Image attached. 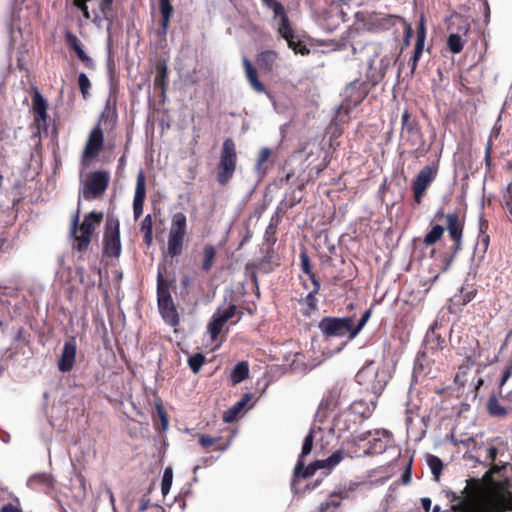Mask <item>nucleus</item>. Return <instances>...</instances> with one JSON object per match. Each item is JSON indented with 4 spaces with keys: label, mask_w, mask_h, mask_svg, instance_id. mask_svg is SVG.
Listing matches in <instances>:
<instances>
[{
    "label": "nucleus",
    "mask_w": 512,
    "mask_h": 512,
    "mask_svg": "<svg viewBox=\"0 0 512 512\" xmlns=\"http://www.w3.org/2000/svg\"><path fill=\"white\" fill-rule=\"evenodd\" d=\"M105 251L114 256L118 257L121 253V242L118 227L104 236Z\"/></svg>",
    "instance_id": "obj_23"
},
{
    "label": "nucleus",
    "mask_w": 512,
    "mask_h": 512,
    "mask_svg": "<svg viewBox=\"0 0 512 512\" xmlns=\"http://www.w3.org/2000/svg\"><path fill=\"white\" fill-rule=\"evenodd\" d=\"M370 316H371V310L370 309L364 311V313L362 314V316H361L360 320L358 321L357 325H353V319L351 318V334H350V339H354L359 334V332L364 328V326L368 322Z\"/></svg>",
    "instance_id": "obj_34"
},
{
    "label": "nucleus",
    "mask_w": 512,
    "mask_h": 512,
    "mask_svg": "<svg viewBox=\"0 0 512 512\" xmlns=\"http://www.w3.org/2000/svg\"><path fill=\"white\" fill-rule=\"evenodd\" d=\"M370 316H371V310L370 309L364 311V313L362 314V316H361L360 320L358 321L357 325H353V319L351 318V334H350V339H354L359 334V332L364 328V326L368 322Z\"/></svg>",
    "instance_id": "obj_37"
},
{
    "label": "nucleus",
    "mask_w": 512,
    "mask_h": 512,
    "mask_svg": "<svg viewBox=\"0 0 512 512\" xmlns=\"http://www.w3.org/2000/svg\"><path fill=\"white\" fill-rule=\"evenodd\" d=\"M160 12H161V33L166 34L169 26L170 17L173 11V7L170 4V0H159Z\"/></svg>",
    "instance_id": "obj_27"
},
{
    "label": "nucleus",
    "mask_w": 512,
    "mask_h": 512,
    "mask_svg": "<svg viewBox=\"0 0 512 512\" xmlns=\"http://www.w3.org/2000/svg\"><path fill=\"white\" fill-rule=\"evenodd\" d=\"M444 227L441 225H434L431 230L425 235L424 243L427 246L435 244L443 235Z\"/></svg>",
    "instance_id": "obj_32"
},
{
    "label": "nucleus",
    "mask_w": 512,
    "mask_h": 512,
    "mask_svg": "<svg viewBox=\"0 0 512 512\" xmlns=\"http://www.w3.org/2000/svg\"><path fill=\"white\" fill-rule=\"evenodd\" d=\"M168 74V68L165 62L157 65V74L154 78V86L160 88L162 92H165V79Z\"/></svg>",
    "instance_id": "obj_31"
},
{
    "label": "nucleus",
    "mask_w": 512,
    "mask_h": 512,
    "mask_svg": "<svg viewBox=\"0 0 512 512\" xmlns=\"http://www.w3.org/2000/svg\"><path fill=\"white\" fill-rule=\"evenodd\" d=\"M187 229V217L182 212L172 215L168 233L167 253L171 257L180 255L183 251Z\"/></svg>",
    "instance_id": "obj_5"
},
{
    "label": "nucleus",
    "mask_w": 512,
    "mask_h": 512,
    "mask_svg": "<svg viewBox=\"0 0 512 512\" xmlns=\"http://www.w3.org/2000/svg\"><path fill=\"white\" fill-rule=\"evenodd\" d=\"M27 485L32 489H40L45 492L54 488V479L51 474L42 472L29 477Z\"/></svg>",
    "instance_id": "obj_19"
},
{
    "label": "nucleus",
    "mask_w": 512,
    "mask_h": 512,
    "mask_svg": "<svg viewBox=\"0 0 512 512\" xmlns=\"http://www.w3.org/2000/svg\"><path fill=\"white\" fill-rule=\"evenodd\" d=\"M349 496V490L346 488H340L334 491L329 498L321 503L319 512H335L340 506L341 500Z\"/></svg>",
    "instance_id": "obj_20"
},
{
    "label": "nucleus",
    "mask_w": 512,
    "mask_h": 512,
    "mask_svg": "<svg viewBox=\"0 0 512 512\" xmlns=\"http://www.w3.org/2000/svg\"><path fill=\"white\" fill-rule=\"evenodd\" d=\"M308 278L310 279V281L313 285V289L311 291L318 294L320 291V288H321V284H320L319 280L317 279L316 275L315 274L310 275Z\"/></svg>",
    "instance_id": "obj_63"
},
{
    "label": "nucleus",
    "mask_w": 512,
    "mask_h": 512,
    "mask_svg": "<svg viewBox=\"0 0 512 512\" xmlns=\"http://www.w3.org/2000/svg\"><path fill=\"white\" fill-rule=\"evenodd\" d=\"M199 442L204 448H207L212 446L216 442V439L208 435H201L199 438Z\"/></svg>",
    "instance_id": "obj_61"
},
{
    "label": "nucleus",
    "mask_w": 512,
    "mask_h": 512,
    "mask_svg": "<svg viewBox=\"0 0 512 512\" xmlns=\"http://www.w3.org/2000/svg\"><path fill=\"white\" fill-rule=\"evenodd\" d=\"M370 316H371V310L370 309L364 311V313L362 314V316H361L360 320L358 321L357 325H353V319L351 318V334H350V339H354L359 334V332L364 328V326L368 322Z\"/></svg>",
    "instance_id": "obj_35"
},
{
    "label": "nucleus",
    "mask_w": 512,
    "mask_h": 512,
    "mask_svg": "<svg viewBox=\"0 0 512 512\" xmlns=\"http://www.w3.org/2000/svg\"><path fill=\"white\" fill-rule=\"evenodd\" d=\"M83 63L84 65L89 68V69H94L95 68V63L93 61V59L88 56L85 51L82 52V53H79V55L77 56Z\"/></svg>",
    "instance_id": "obj_57"
},
{
    "label": "nucleus",
    "mask_w": 512,
    "mask_h": 512,
    "mask_svg": "<svg viewBox=\"0 0 512 512\" xmlns=\"http://www.w3.org/2000/svg\"><path fill=\"white\" fill-rule=\"evenodd\" d=\"M300 261H301V268L303 272L309 277L310 275H314L312 269H311V263L309 256L305 251H302L300 253Z\"/></svg>",
    "instance_id": "obj_49"
},
{
    "label": "nucleus",
    "mask_w": 512,
    "mask_h": 512,
    "mask_svg": "<svg viewBox=\"0 0 512 512\" xmlns=\"http://www.w3.org/2000/svg\"><path fill=\"white\" fill-rule=\"evenodd\" d=\"M486 407L488 413L493 417L502 418L508 413V409L500 404L495 394L490 395Z\"/></svg>",
    "instance_id": "obj_26"
},
{
    "label": "nucleus",
    "mask_w": 512,
    "mask_h": 512,
    "mask_svg": "<svg viewBox=\"0 0 512 512\" xmlns=\"http://www.w3.org/2000/svg\"><path fill=\"white\" fill-rule=\"evenodd\" d=\"M271 155V150L268 147H263L258 155V159L255 165V169L258 173H262V165L269 159Z\"/></svg>",
    "instance_id": "obj_46"
},
{
    "label": "nucleus",
    "mask_w": 512,
    "mask_h": 512,
    "mask_svg": "<svg viewBox=\"0 0 512 512\" xmlns=\"http://www.w3.org/2000/svg\"><path fill=\"white\" fill-rule=\"evenodd\" d=\"M157 299L159 311L162 317L166 320L176 318V310L173 300L160 270L157 274Z\"/></svg>",
    "instance_id": "obj_10"
},
{
    "label": "nucleus",
    "mask_w": 512,
    "mask_h": 512,
    "mask_svg": "<svg viewBox=\"0 0 512 512\" xmlns=\"http://www.w3.org/2000/svg\"><path fill=\"white\" fill-rule=\"evenodd\" d=\"M370 316H371V310L370 309L364 311V313L362 314V316H361L360 320L358 321L357 325H353V319L351 318V334H350V339H354L359 334V332L364 328V326L368 322Z\"/></svg>",
    "instance_id": "obj_36"
},
{
    "label": "nucleus",
    "mask_w": 512,
    "mask_h": 512,
    "mask_svg": "<svg viewBox=\"0 0 512 512\" xmlns=\"http://www.w3.org/2000/svg\"><path fill=\"white\" fill-rule=\"evenodd\" d=\"M110 175L107 171L92 172L82 189V196L85 200H93L103 194L109 184Z\"/></svg>",
    "instance_id": "obj_8"
},
{
    "label": "nucleus",
    "mask_w": 512,
    "mask_h": 512,
    "mask_svg": "<svg viewBox=\"0 0 512 512\" xmlns=\"http://www.w3.org/2000/svg\"><path fill=\"white\" fill-rule=\"evenodd\" d=\"M77 354V343L74 337L66 340L62 347L61 355L59 357L57 367L60 372L67 373L70 372L75 363V358Z\"/></svg>",
    "instance_id": "obj_15"
},
{
    "label": "nucleus",
    "mask_w": 512,
    "mask_h": 512,
    "mask_svg": "<svg viewBox=\"0 0 512 512\" xmlns=\"http://www.w3.org/2000/svg\"><path fill=\"white\" fill-rule=\"evenodd\" d=\"M484 225L485 221L482 218H480V233L478 236V241L476 243L475 249H481L482 253L486 252L489 245V236L483 231Z\"/></svg>",
    "instance_id": "obj_41"
},
{
    "label": "nucleus",
    "mask_w": 512,
    "mask_h": 512,
    "mask_svg": "<svg viewBox=\"0 0 512 512\" xmlns=\"http://www.w3.org/2000/svg\"><path fill=\"white\" fill-rule=\"evenodd\" d=\"M466 40L458 33H451L447 38V48L453 54H458L463 50Z\"/></svg>",
    "instance_id": "obj_30"
},
{
    "label": "nucleus",
    "mask_w": 512,
    "mask_h": 512,
    "mask_svg": "<svg viewBox=\"0 0 512 512\" xmlns=\"http://www.w3.org/2000/svg\"><path fill=\"white\" fill-rule=\"evenodd\" d=\"M512 376V365H508L505 367L504 371H503V374H502V377H501V381H500V394H502L503 392V386L505 385V383L508 381V379Z\"/></svg>",
    "instance_id": "obj_54"
},
{
    "label": "nucleus",
    "mask_w": 512,
    "mask_h": 512,
    "mask_svg": "<svg viewBox=\"0 0 512 512\" xmlns=\"http://www.w3.org/2000/svg\"><path fill=\"white\" fill-rule=\"evenodd\" d=\"M375 408V401L356 400L350 404V410L353 414L367 418Z\"/></svg>",
    "instance_id": "obj_24"
},
{
    "label": "nucleus",
    "mask_w": 512,
    "mask_h": 512,
    "mask_svg": "<svg viewBox=\"0 0 512 512\" xmlns=\"http://www.w3.org/2000/svg\"><path fill=\"white\" fill-rule=\"evenodd\" d=\"M321 428L318 427L315 423L311 426L309 433L306 435L301 454L294 468V475L298 478H307L312 476L317 470L322 468L332 469L336 465H338L344 458V453L342 450H337L332 453L328 458L324 460H316L305 466L303 459L308 456L313 448V441L315 434L320 431Z\"/></svg>",
    "instance_id": "obj_2"
},
{
    "label": "nucleus",
    "mask_w": 512,
    "mask_h": 512,
    "mask_svg": "<svg viewBox=\"0 0 512 512\" xmlns=\"http://www.w3.org/2000/svg\"><path fill=\"white\" fill-rule=\"evenodd\" d=\"M83 63L84 65L89 68V69H94L95 68V63L93 61V59L88 56L85 51L82 52V53H79V55L77 56Z\"/></svg>",
    "instance_id": "obj_56"
},
{
    "label": "nucleus",
    "mask_w": 512,
    "mask_h": 512,
    "mask_svg": "<svg viewBox=\"0 0 512 512\" xmlns=\"http://www.w3.org/2000/svg\"><path fill=\"white\" fill-rule=\"evenodd\" d=\"M390 375L384 367H380L374 361H368L356 374V382L363 389L379 396L389 381Z\"/></svg>",
    "instance_id": "obj_3"
},
{
    "label": "nucleus",
    "mask_w": 512,
    "mask_h": 512,
    "mask_svg": "<svg viewBox=\"0 0 512 512\" xmlns=\"http://www.w3.org/2000/svg\"><path fill=\"white\" fill-rule=\"evenodd\" d=\"M479 451H481L483 454H480V456L483 457V461L491 464L495 461L498 455V449L495 446H480L478 448Z\"/></svg>",
    "instance_id": "obj_40"
},
{
    "label": "nucleus",
    "mask_w": 512,
    "mask_h": 512,
    "mask_svg": "<svg viewBox=\"0 0 512 512\" xmlns=\"http://www.w3.org/2000/svg\"><path fill=\"white\" fill-rule=\"evenodd\" d=\"M78 85L83 98L86 99L89 95L91 82L88 76L83 72L78 75Z\"/></svg>",
    "instance_id": "obj_45"
},
{
    "label": "nucleus",
    "mask_w": 512,
    "mask_h": 512,
    "mask_svg": "<svg viewBox=\"0 0 512 512\" xmlns=\"http://www.w3.org/2000/svg\"><path fill=\"white\" fill-rule=\"evenodd\" d=\"M265 5L273 11L274 18L280 19L277 31L278 34L287 41L288 47L295 53H300L302 55L307 54L309 50L294 33L283 5L277 0H270L265 3Z\"/></svg>",
    "instance_id": "obj_4"
},
{
    "label": "nucleus",
    "mask_w": 512,
    "mask_h": 512,
    "mask_svg": "<svg viewBox=\"0 0 512 512\" xmlns=\"http://www.w3.org/2000/svg\"><path fill=\"white\" fill-rule=\"evenodd\" d=\"M237 153L236 145L231 138L224 140L217 171V181L220 185H226L236 169Z\"/></svg>",
    "instance_id": "obj_6"
},
{
    "label": "nucleus",
    "mask_w": 512,
    "mask_h": 512,
    "mask_svg": "<svg viewBox=\"0 0 512 512\" xmlns=\"http://www.w3.org/2000/svg\"><path fill=\"white\" fill-rule=\"evenodd\" d=\"M425 39H426V28H425L424 20H423V18H421L419 25H418V29H417V38H416L414 52L410 59V62H411V67H410V72H409L410 77H412L414 75L415 70L417 68V63L423 53Z\"/></svg>",
    "instance_id": "obj_18"
},
{
    "label": "nucleus",
    "mask_w": 512,
    "mask_h": 512,
    "mask_svg": "<svg viewBox=\"0 0 512 512\" xmlns=\"http://www.w3.org/2000/svg\"><path fill=\"white\" fill-rule=\"evenodd\" d=\"M248 376H249L248 363L245 361H241V362L237 363L236 366L234 367V369L232 370L230 380L233 385H236V384L242 382L243 380H245Z\"/></svg>",
    "instance_id": "obj_28"
},
{
    "label": "nucleus",
    "mask_w": 512,
    "mask_h": 512,
    "mask_svg": "<svg viewBox=\"0 0 512 512\" xmlns=\"http://www.w3.org/2000/svg\"><path fill=\"white\" fill-rule=\"evenodd\" d=\"M0 512H22V511L15 505H13L10 501L8 504H6L5 506L2 507Z\"/></svg>",
    "instance_id": "obj_64"
},
{
    "label": "nucleus",
    "mask_w": 512,
    "mask_h": 512,
    "mask_svg": "<svg viewBox=\"0 0 512 512\" xmlns=\"http://www.w3.org/2000/svg\"><path fill=\"white\" fill-rule=\"evenodd\" d=\"M225 322L219 315H214L208 324V332L212 339H216L220 334Z\"/></svg>",
    "instance_id": "obj_33"
},
{
    "label": "nucleus",
    "mask_w": 512,
    "mask_h": 512,
    "mask_svg": "<svg viewBox=\"0 0 512 512\" xmlns=\"http://www.w3.org/2000/svg\"><path fill=\"white\" fill-rule=\"evenodd\" d=\"M477 290L473 287L468 286H462L460 290L459 299L457 300L458 303L465 305L472 301L474 297L476 296Z\"/></svg>",
    "instance_id": "obj_42"
},
{
    "label": "nucleus",
    "mask_w": 512,
    "mask_h": 512,
    "mask_svg": "<svg viewBox=\"0 0 512 512\" xmlns=\"http://www.w3.org/2000/svg\"><path fill=\"white\" fill-rule=\"evenodd\" d=\"M437 171V166L428 165L422 168L415 176L412 184V189L414 193V200L416 203H421V199L426 189L435 180L437 176Z\"/></svg>",
    "instance_id": "obj_11"
},
{
    "label": "nucleus",
    "mask_w": 512,
    "mask_h": 512,
    "mask_svg": "<svg viewBox=\"0 0 512 512\" xmlns=\"http://www.w3.org/2000/svg\"><path fill=\"white\" fill-rule=\"evenodd\" d=\"M103 132L100 129L99 125H97L90 133L89 139L86 143L83 157L84 158H95L98 153L101 151L103 146Z\"/></svg>",
    "instance_id": "obj_17"
},
{
    "label": "nucleus",
    "mask_w": 512,
    "mask_h": 512,
    "mask_svg": "<svg viewBox=\"0 0 512 512\" xmlns=\"http://www.w3.org/2000/svg\"><path fill=\"white\" fill-rule=\"evenodd\" d=\"M102 219L101 213L90 212L83 220L80 231L81 234L76 238V248L81 251L88 247L95 225Z\"/></svg>",
    "instance_id": "obj_13"
},
{
    "label": "nucleus",
    "mask_w": 512,
    "mask_h": 512,
    "mask_svg": "<svg viewBox=\"0 0 512 512\" xmlns=\"http://www.w3.org/2000/svg\"><path fill=\"white\" fill-rule=\"evenodd\" d=\"M236 312V306L234 304L229 305V307L219 316L223 319V321L226 323L229 319H231Z\"/></svg>",
    "instance_id": "obj_59"
},
{
    "label": "nucleus",
    "mask_w": 512,
    "mask_h": 512,
    "mask_svg": "<svg viewBox=\"0 0 512 512\" xmlns=\"http://www.w3.org/2000/svg\"><path fill=\"white\" fill-rule=\"evenodd\" d=\"M426 463L431 473L433 474L434 479L438 481L443 470L442 460L435 455L428 454L426 456Z\"/></svg>",
    "instance_id": "obj_29"
},
{
    "label": "nucleus",
    "mask_w": 512,
    "mask_h": 512,
    "mask_svg": "<svg viewBox=\"0 0 512 512\" xmlns=\"http://www.w3.org/2000/svg\"><path fill=\"white\" fill-rule=\"evenodd\" d=\"M337 406V401L333 398H329L325 401H322L319 405V408H318V412H317V417H321V412L324 410V409H330L332 407H336Z\"/></svg>",
    "instance_id": "obj_52"
},
{
    "label": "nucleus",
    "mask_w": 512,
    "mask_h": 512,
    "mask_svg": "<svg viewBox=\"0 0 512 512\" xmlns=\"http://www.w3.org/2000/svg\"><path fill=\"white\" fill-rule=\"evenodd\" d=\"M172 482H173V470L169 466V467L165 468L163 477H162L161 492H162L163 496H166L169 493L171 486H172Z\"/></svg>",
    "instance_id": "obj_39"
},
{
    "label": "nucleus",
    "mask_w": 512,
    "mask_h": 512,
    "mask_svg": "<svg viewBox=\"0 0 512 512\" xmlns=\"http://www.w3.org/2000/svg\"><path fill=\"white\" fill-rule=\"evenodd\" d=\"M205 357L202 353H196L188 358L189 368L193 373H198L204 364Z\"/></svg>",
    "instance_id": "obj_44"
},
{
    "label": "nucleus",
    "mask_w": 512,
    "mask_h": 512,
    "mask_svg": "<svg viewBox=\"0 0 512 512\" xmlns=\"http://www.w3.org/2000/svg\"><path fill=\"white\" fill-rule=\"evenodd\" d=\"M401 140L404 145L416 147L422 142V134L417 122L410 119L408 111L401 115Z\"/></svg>",
    "instance_id": "obj_12"
},
{
    "label": "nucleus",
    "mask_w": 512,
    "mask_h": 512,
    "mask_svg": "<svg viewBox=\"0 0 512 512\" xmlns=\"http://www.w3.org/2000/svg\"><path fill=\"white\" fill-rule=\"evenodd\" d=\"M83 63L84 65L89 68V69H94L95 68V63L93 61V59L88 56L85 51L82 52V53H79V55L77 56Z\"/></svg>",
    "instance_id": "obj_58"
},
{
    "label": "nucleus",
    "mask_w": 512,
    "mask_h": 512,
    "mask_svg": "<svg viewBox=\"0 0 512 512\" xmlns=\"http://www.w3.org/2000/svg\"><path fill=\"white\" fill-rule=\"evenodd\" d=\"M447 220V230L449 232L450 237L454 241V245L452 247V254L449 258H447L446 265H450L453 261L456 254L461 249L462 244V234H463V225L460 223L459 216L456 213H449L446 215Z\"/></svg>",
    "instance_id": "obj_14"
},
{
    "label": "nucleus",
    "mask_w": 512,
    "mask_h": 512,
    "mask_svg": "<svg viewBox=\"0 0 512 512\" xmlns=\"http://www.w3.org/2000/svg\"><path fill=\"white\" fill-rule=\"evenodd\" d=\"M113 0H101V4L99 5V10L103 17H107V13L111 10V5Z\"/></svg>",
    "instance_id": "obj_60"
},
{
    "label": "nucleus",
    "mask_w": 512,
    "mask_h": 512,
    "mask_svg": "<svg viewBox=\"0 0 512 512\" xmlns=\"http://www.w3.org/2000/svg\"><path fill=\"white\" fill-rule=\"evenodd\" d=\"M245 75L251 87L258 93L266 92L264 84L258 79L257 70L247 57H243Z\"/></svg>",
    "instance_id": "obj_22"
},
{
    "label": "nucleus",
    "mask_w": 512,
    "mask_h": 512,
    "mask_svg": "<svg viewBox=\"0 0 512 512\" xmlns=\"http://www.w3.org/2000/svg\"><path fill=\"white\" fill-rule=\"evenodd\" d=\"M66 41L68 45L75 51L77 56L79 53L84 52L79 39L72 33H66Z\"/></svg>",
    "instance_id": "obj_48"
},
{
    "label": "nucleus",
    "mask_w": 512,
    "mask_h": 512,
    "mask_svg": "<svg viewBox=\"0 0 512 512\" xmlns=\"http://www.w3.org/2000/svg\"><path fill=\"white\" fill-rule=\"evenodd\" d=\"M89 2H92V0H75V5L81 10L86 19L91 18L88 7Z\"/></svg>",
    "instance_id": "obj_51"
},
{
    "label": "nucleus",
    "mask_w": 512,
    "mask_h": 512,
    "mask_svg": "<svg viewBox=\"0 0 512 512\" xmlns=\"http://www.w3.org/2000/svg\"><path fill=\"white\" fill-rule=\"evenodd\" d=\"M12 497V493H10L6 488L0 486V510L12 500Z\"/></svg>",
    "instance_id": "obj_50"
},
{
    "label": "nucleus",
    "mask_w": 512,
    "mask_h": 512,
    "mask_svg": "<svg viewBox=\"0 0 512 512\" xmlns=\"http://www.w3.org/2000/svg\"><path fill=\"white\" fill-rule=\"evenodd\" d=\"M146 197V181L144 172L141 170L136 179V188L133 199L134 218L138 219L143 213V205Z\"/></svg>",
    "instance_id": "obj_16"
},
{
    "label": "nucleus",
    "mask_w": 512,
    "mask_h": 512,
    "mask_svg": "<svg viewBox=\"0 0 512 512\" xmlns=\"http://www.w3.org/2000/svg\"><path fill=\"white\" fill-rule=\"evenodd\" d=\"M203 262H202V269L204 271H209L213 265V261L216 255V250L212 245H206L204 247L203 251Z\"/></svg>",
    "instance_id": "obj_38"
},
{
    "label": "nucleus",
    "mask_w": 512,
    "mask_h": 512,
    "mask_svg": "<svg viewBox=\"0 0 512 512\" xmlns=\"http://www.w3.org/2000/svg\"><path fill=\"white\" fill-rule=\"evenodd\" d=\"M451 441L453 442L454 446L463 445L470 448L471 444H474L476 446V442L473 437L470 436H456L453 433H451Z\"/></svg>",
    "instance_id": "obj_47"
},
{
    "label": "nucleus",
    "mask_w": 512,
    "mask_h": 512,
    "mask_svg": "<svg viewBox=\"0 0 512 512\" xmlns=\"http://www.w3.org/2000/svg\"><path fill=\"white\" fill-rule=\"evenodd\" d=\"M318 328L326 338L347 336L343 345L351 340V317H324L319 322Z\"/></svg>",
    "instance_id": "obj_7"
},
{
    "label": "nucleus",
    "mask_w": 512,
    "mask_h": 512,
    "mask_svg": "<svg viewBox=\"0 0 512 512\" xmlns=\"http://www.w3.org/2000/svg\"><path fill=\"white\" fill-rule=\"evenodd\" d=\"M365 94V90L359 81H353L348 84L344 89L343 101L338 109L339 116L341 117L342 114L347 116L352 109L363 101Z\"/></svg>",
    "instance_id": "obj_9"
},
{
    "label": "nucleus",
    "mask_w": 512,
    "mask_h": 512,
    "mask_svg": "<svg viewBox=\"0 0 512 512\" xmlns=\"http://www.w3.org/2000/svg\"><path fill=\"white\" fill-rule=\"evenodd\" d=\"M142 232H153V222L150 214H147L141 221Z\"/></svg>",
    "instance_id": "obj_53"
},
{
    "label": "nucleus",
    "mask_w": 512,
    "mask_h": 512,
    "mask_svg": "<svg viewBox=\"0 0 512 512\" xmlns=\"http://www.w3.org/2000/svg\"><path fill=\"white\" fill-rule=\"evenodd\" d=\"M277 59L278 53L276 51L265 50L258 55L257 63L261 69L272 71Z\"/></svg>",
    "instance_id": "obj_25"
},
{
    "label": "nucleus",
    "mask_w": 512,
    "mask_h": 512,
    "mask_svg": "<svg viewBox=\"0 0 512 512\" xmlns=\"http://www.w3.org/2000/svg\"><path fill=\"white\" fill-rule=\"evenodd\" d=\"M452 512H505L512 511V493L502 489L489 495H482L468 484L456 493L447 491Z\"/></svg>",
    "instance_id": "obj_1"
},
{
    "label": "nucleus",
    "mask_w": 512,
    "mask_h": 512,
    "mask_svg": "<svg viewBox=\"0 0 512 512\" xmlns=\"http://www.w3.org/2000/svg\"><path fill=\"white\" fill-rule=\"evenodd\" d=\"M251 399V393L243 394L242 397L234 405H232L227 411L224 412L223 421L225 423H232L241 413V411L248 405Z\"/></svg>",
    "instance_id": "obj_21"
},
{
    "label": "nucleus",
    "mask_w": 512,
    "mask_h": 512,
    "mask_svg": "<svg viewBox=\"0 0 512 512\" xmlns=\"http://www.w3.org/2000/svg\"><path fill=\"white\" fill-rule=\"evenodd\" d=\"M32 104H33V111L34 113L38 111L47 110L48 103L43 97V95L39 92V90H35L33 97H32Z\"/></svg>",
    "instance_id": "obj_43"
},
{
    "label": "nucleus",
    "mask_w": 512,
    "mask_h": 512,
    "mask_svg": "<svg viewBox=\"0 0 512 512\" xmlns=\"http://www.w3.org/2000/svg\"><path fill=\"white\" fill-rule=\"evenodd\" d=\"M422 371H423V364L421 363L420 358H417V360H416V362L414 364L413 377L415 379H417L418 377L421 376Z\"/></svg>",
    "instance_id": "obj_62"
},
{
    "label": "nucleus",
    "mask_w": 512,
    "mask_h": 512,
    "mask_svg": "<svg viewBox=\"0 0 512 512\" xmlns=\"http://www.w3.org/2000/svg\"><path fill=\"white\" fill-rule=\"evenodd\" d=\"M316 295H317V293H314V292L310 291V292L306 295V297H305V299H304L305 304H306L309 308H311V309H315V308H316V306H317V299H316Z\"/></svg>",
    "instance_id": "obj_55"
}]
</instances>
